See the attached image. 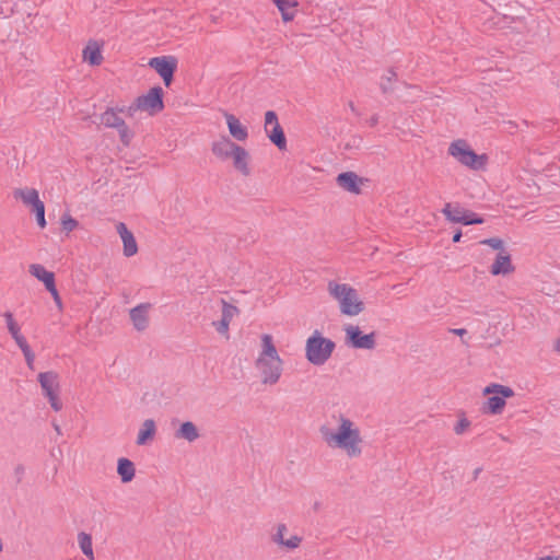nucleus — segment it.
Instances as JSON below:
<instances>
[{
    "mask_svg": "<svg viewBox=\"0 0 560 560\" xmlns=\"http://www.w3.org/2000/svg\"><path fill=\"white\" fill-rule=\"evenodd\" d=\"M323 443L349 459L360 458L365 448L360 424L343 412L332 413L320 427Z\"/></svg>",
    "mask_w": 560,
    "mask_h": 560,
    "instance_id": "nucleus-1",
    "label": "nucleus"
},
{
    "mask_svg": "<svg viewBox=\"0 0 560 560\" xmlns=\"http://www.w3.org/2000/svg\"><path fill=\"white\" fill-rule=\"evenodd\" d=\"M257 378L265 386H273L279 383L284 369V360L281 358L275 338L270 334H262L259 338V350L254 361Z\"/></svg>",
    "mask_w": 560,
    "mask_h": 560,
    "instance_id": "nucleus-2",
    "label": "nucleus"
},
{
    "mask_svg": "<svg viewBox=\"0 0 560 560\" xmlns=\"http://www.w3.org/2000/svg\"><path fill=\"white\" fill-rule=\"evenodd\" d=\"M327 292L338 304L340 313L345 316H359L366 308L358 290L349 283L331 280L327 283Z\"/></svg>",
    "mask_w": 560,
    "mask_h": 560,
    "instance_id": "nucleus-3",
    "label": "nucleus"
},
{
    "mask_svg": "<svg viewBox=\"0 0 560 560\" xmlns=\"http://www.w3.org/2000/svg\"><path fill=\"white\" fill-rule=\"evenodd\" d=\"M447 154L459 165L475 172L485 171L489 164L487 153H477L465 139L453 140L447 148Z\"/></svg>",
    "mask_w": 560,
    "mask_h": 560,
    "instance_id": "nucleus-4",
    "label": "nucleus"
},
{
    "mask_svg": "<svg viewBox=\"0 0 560 560\" xmlns=\"http://www.w3.org/2000/svg\"><path fill=\"white\" fill-rule=\"evenodd\" d=\"M335 349V341L325 337L320 330L315 329L305 340V359L314 366H322L330 360Z\"/></svg>",
    "mask_w": 560,
    "mask_h": 560,
    "instance_id": "nucleus-5",
    "label": "nucleus"
},
{
    "mask_svg": "<svg viewBox=\"0 0 560 560\" xmlns=\"http://www.w3.org/2000/svg\"><path fill=\"white\" fill-rule=\"evenodd\" d=\"M165 108L164 91L160 85H153L144 93L138 95L132 104L127 108V115L133 116L136 113L145 114L154 117L162 113Z\"/></svg>",
    "mask_w": 560,
    "mask_h": 560,
    "instance_id": "nucleus-6",
    "label": "nucleus"
},
{
    "mask_svg": "<svg viewBox=\"0 0 560 560\" xmlns=\"http://www.w3.org/2000/svg\"><path fill=\"white\" fill-rule=\"evenodd\" d=\"M12 198L15 202L27 208L30 212L35 214L39 229L46 228L45 203L40 199L39 191L36 188L30 186L15 187L12 190Z\"/></svg>",
    "mask_w": 560,
    "mask_h": 560,
    "instance_id": "nucleus-7",
    "label": "nucleus"
},
{
    "mask_svg": "<svg viewBox=\"0 0 560 560\" xmlns=\"http://www.w3.org/2000/svg\"><path fill=\"white\" fill-rule=\"evenodd\" d=\"M514 390L506 385L490 383L482 388V396L486 398L482 411L487 415H501L506 406V400L514 397Z\"/></svg>",
    "mask_w": 560,
    "mask_h": 560,
    "instance_id": "nucleus-8",
    "label": "nucleus"
},
{
    "mask_svg": "<svg viewBox=\"0 0 560 560\" xmlns=\"http://www.w3.org/2000/svg\"><path fill=\"white\" fill-rule=\"evenodd\" d=\"M272 544L281 551L292 552L302 547L304 538L289 528L285 523H277L270 536Z\"/></svg>",
    "mask_w": 560,
    "mask_h": 560,
    "instance_id": "nucleus-9",
    "label": "nucleus"
},
{
    "mask_svg": "<svg viewBox=\"0 0 560 560\" xmlns=\"http://www.w3.org/2000/svg\"><path fill=\"white\" fill-rule=\"evenodd\" d=\"M2 317L5 322L8 332L19 349L22 351L27 366L30 369H34L35 353L33 352L26 337L24 336L21 325L15 319L12 312H4Z\"/></svg>",
    "mask_w": 560,
    "mask_h": 560,
    "instance_id": "nucleus-10",
    "label": "nucleus"
},
{
    "mask_svg": "<svg viewBox=\"0 0 560 560\" xmlns=\"http://www.w3.org/2000/svg\"><path fill=\"white\" fill-rule=\"evenodd\" d=\"M345 343L352 349L374 350L376 347V332H364L357 324H346L342 327Z\"/></svg>",
    "mask_w": 560,
    "mask_h": 560,
    "instance_id": "nucleus-11",
    "label": "nucleus"
},
{
    "mask_svg": "<svg viewBox=\"0 0 560 560\" xmlns=\"http://www.w3.org/2000/svg\"><path fill=\"white\" fill-rule=\"evenodd\" d=\"M38 383L40 385L44 396L48 399L50 407L55 411H59L62 408V404L59 398L60 394V377L57 372L47 371L42 372L37 375Z\"/></svg>",
    "mask_w": 560,
    "mask_h": 560,
    "instance_id": "nucleus-12",
    "label": "nucleus"
},
{
    "mask_svg": "<svg viewBox=\"0 0 560 560\" xmlns=\"http://www.w3.org/2000/svg\"><path fill=\"white\" fill-rule=\"evenodd\" d=\"M148 66L162 79L164 85L170 88L178 68V58L174 55L158 56L150 58Z\"/></svg>",
    "mask_w": 560,
    "mask_h": 560,
    "instance_id": "nucleus-13",
    "label": "nucleus"
},
{
    "mask_svg": "<svg viewBox=\"0 0 560 560\" xmlns=\"http://www.w3.org/2000/svg\"><path fill=\"white\" fill-rule=\"evenodd\" d=\"M152 310L153 304L149 302L140 303L129 310L128 316L135 330L143 332L149 329Z\"/></svg>",
    "mask_w": 560,
    "mask_h": 560,
    "instance_id": "nucleus-14",
    "label": "nucleus"
},
{
    "mask_svg": "<svg viewBox=\"0 0 560 560\" xmlns=\"http://www.w3.org/2000/svg\"><path fill=\"white\" fill-rule=\"evenodd\" d=\"M222 116L229 131V138L234 142H246L249 138L248 127L235 114L223 110Z\"/></svg>",
    "mask_w": 560,
    "mask_h": 560,
    "instance_id": "nucleus-15",
    "label": "nucleus"
},
{
    "mask_svg": "<svg viewBox=\"0 0 560 560\" xmlns=\"http://www.w3.org/2000/svg\"><path fill=\"white\" fill-rule=\"evenodd\" d=\"M442 212L448 221L454 223H462L465 225L483 223L482 218L476 215L469 210H466L458 206H452L451 203H446Z\"/></svg>",
    "mask_w": 560,
    "mask_h": 560,
    "instance_id": "nucleus-16",
    "label": "nucleus"
},
{
    "mask_svg": "<svg viewBox=\"0 0 560 560\" xmlns=\"http://www.w3.org/2000/svg\"><path fill=\"white\" fill-rule=\"evenodd\" d=\"M238 314L236 306L221 300V318L212 322V327L225 340L230 339V324L232 319Z\"/></svg>",
    "mask_w": 560,
    "mask_h": 560,
    "instance_id": "nucleus-17",
    "label": "nucleus"
},
{
    "mask_svg": "<svg viewBox=\"0 0 560 560\" xmlns=\"http://www.w3.org/2000/svg\"><path fill=\"white\" fill-rule=\"evenodd\" d=\"M229 160L232 162L234 170L240 174L244 176H248L250 174L252 156L249 151L244 147L236 143L229 156Z\"/></svg>",
    "mask_w": 560,
    "mask_h": 560,
    "instance_id": "nucleus-18",
    "label": "nucleus"
},
{
    "mask_svg": "<svg viewBox=\"0 0 560 560\" xmlns=\"http://www.w3.org/2000/svg\"><path fill=\"white\" fill-rule=\"evenodd\" d=\"M104 43L90 39L82 49V61L91 67H98L104 61Z\"/></svg>",
    "mask_w": 560,
    "mask_h": 560,
    "instance_id": "nucleus-19",
    "label": "nucleus"
},
{
    "mask_svg": "<svg viewBox=\"0 0 560 560\" xmlns=\"http://www.w3.org/2000/svg\"><path fill=\"white\" fill-rule=\"evenodd\" d=\"M515 271L510 252H501L497 254L494 260L489 267V272L493 277H508Z\"/></svg>",
    "mask_w": 560,
    "mask_h": 560,
    "instance_id": "nucleus-20",
    "label": "nucleus"
},
{
    "mask_svg": "<svg viewBox=\"0 0 560 560\" xmlns=\"http://www.w3.org/2000/svg\"><path fill=\"white\" fill-rule=\"evenodd\" d=\"M28 273L38 282L43 283L48 292L57 288L55 273L48 270L44 265L38 262L31 264L28 266Z\"/></svg>",
    "mask_w": 560,
    "mask_h": 560,
    "instance_id": "nucleus-21",
    "label": "nucleus"
},
{
    "mask_svg": "<svg viewBox=\"0 0 560 560\" xmlns=\"http://www.w3.org/2000/svg\"><path fill=\"white\" fill-rule=\"evenodd\" d=\"M336 182L341 189L353 195H359L362 186L365 184V179L353 172L340 173Z\"/></svg>",
    "mask_w": 560,
    "mask_h": 560,
    "instance_id": "nucleus-22",
    "label": "nucleus"
},
{
    "mask_svg": "<svg viewBox=\"0 0 560 560\" xmlns=\"http://www.w3.org/2000/svg\"><path fill=\"white\" fill-rule=\"evenodd\" d=\"M116 231L122 242V253L126 257H132L138 253V244L132 232L124 222L116 224Z\"/></svg>",
    "mask_w": 560,
    "mask_h": 560,
    "instance_id": "nucleus-23",
    "label": "nucleus"
},
{
    "mask_svg": "<svg viewBox=\"0 0 560 560\" xmlns=\"http://www.w3.org/2000/svg\"><path fill=\"white\" fill-rule=\"evenodd\" d=\"M235 144L236 142L231 140L229 137H221L211 143V152L215 158L226 161L229 160Z\"/></svg>",
    "mask_w": 560,
    "mask_h": 560,
    "instance_id": "nucleus-24",
    "label": "nucleus"
},
{
    "mask_svg": "<svg viewBox=\"0 0 560 560\" xmlns=\"http://www.w3.org/2000/svg\"><path fill=\"white\" fill-rule=\"evenodd\" d=\"M155 434H156L155 421L153 419H145L141 423V425L138 430L137 439H136L137 445L143 446V445L151 443L154 440Z\"/></svg>",
    "mask_w": 560,
    "mask_h": 560,
    "instance_id": "nucleus-25",
    "label": "nucleus"
},
{
    "mask_svg": "<svg viewBox=\"0 0 560 560\" xmlns=\"http://www.w3.org/2000/svg\"><path fill=\"white\" fill-rule=\"evenodd\" d=\"M281 14L284 23L291 22L298 14V0H271Z\"/></svg>",
    "mask_w": 560,
    "mask_h": 560,
    "instance_id": "nucleus-26",
    "label": "nucleus"
},
{
    "mask_svg": "<svg viewBox=\"0 0 560 560\" xmlns=\"http://www.w3.org/2000/svg\"><path fill=\"white\" fill-rule=\"evenodd\" d=\"M117 474H118L121 482L128 483V482L132 481V479L136 476L135 464L126 457L118 458Z\"/></svg>",
    "mask_w": 560,
    "mask_h": 560,
    "instance_id": "nucleus-27",
    "label": "nucleus"
},
{
    "mask_svg": "<svg viewBox=\"0 0 560 560\" xmlns=\"http://www.w3.org/2000/svg\"><path fill=\"white\" fill-rule=\"evenodd\" d=\"M175 436L187 442H194L199 438V430L191 421H185L178 427Z\"/></svg>",
    "mask_w": 560,
    "mask_h": 560,
    "instance_id": "nucleus-28",
    "label": "nucleus"
},
{
    "mask_svg": "<svg viewBox=\"0 0 560 560\" xmlns=\"http://www.w3.org/2000/svg\"><path fill=\"white\" fill-rule=\"evenodd\" d=\"M77 541L80 550L88 558V560H95L93 539L91 534L86 532L78 533Z\"/></svg>",
    "mask_w": 560,
    "mask_h": 560,
    "instance_id": "nucleus-29",
    "label": "nucleus"
},
{
    "mask_svg": "<svg viewBox=\"0 0 560 560\" xmlns=\"http://www.w3.org/2000/svg\"><path fill=\"white\" fill-rule=\"evenodd\" d=\"M101 120L104 126L114 129H118L120 127V124L125 122V119H122L119 113L114 108L106 109L102 114Z\"/></svg>",
    "mask_w": 560,
    "mask_h": 560,
    "instance_id": "nucleus-30",
    "label": "nucleus"
},
{
    "mask_svg": "<svg viewBox=\"0 0 560 560\" xmlns=\"http://www.w3.org/2000/svg\"><path fill=\"white\" fill-rule=\"evenodd\" d=\"M268 139L281 151L287 149V139L281 126L265 131Z\"/></svg>",
    "mask_w": 560,
    "mask_h": 560,
    "instance_id": "nucleus-31",
    "label": "nucleus"
},
{
    "mask_svg": "<svg viewBox=\"0 0 560 560\" xmlns=\"http://www.w3.org/2000/svg\"><path fill=\"white\" fill-rule=\"evenodd\" d=\"M471 429V421L468 419L465 412L460 411L457 413L456 421L453 425V431L456 435H464Z\"/></svg>",
    "mask_w": 560,
    "mask_h": 560,
    "instance_id": "nucleus-32",
    "label": "nucleus"
},
{
    "mask_svg": "<svg viewBox=\"0 0 560 560\" xmlns=\"http://www.w3.org/2000/svg\"><path fill=\"white\" fill-rule=\"evenodd\" d=\"M61 231L69 235L71 232L79 228V222L70 213L65 212L60 217Z\"/></svg>",
    "mask_w": 560,
    "mask_h": 560,
    "instance_id": "nucleus-33",
    "label": "nucleus"
},
{
    "mask_svg": "<svg viewBox=\"0 0 560 560\" xmlns=\"http://www.w3.org/2000/svg\"><path fill=\"white\" fill-rule=\"evenodd\" d=\"M479 244L492 248L493 250L497 252V254H501V252H508L504 241L500 237L486 238L480 241Z\"/></svg>",
    "mask_w": 560,
    "mask_h": 560,
    "instance_id": "nucleus-34",
    "label": "nucleus"
},
{
    "mask_svg": "<svg viewBox=\"0 0 560 560\" xmlns=\"http://www.w3.org/2000/svg\"><path fill=\"white\" fill-rule=\"evenodd\" d=\"M119 135L120 141L125 145H129L135 137L133 130L128 126V124L125 121L124 124H120V127L116 129Z\"/></svg>",
    "mask_w": 560,
    "mask_h": 560,
    "instance_id": "nucleus-35",
    "label": "nucleus"
},
{
    "mask_svg": "<svg viewBox=\"0 0 560 560\" xmlns=\"http://www.w3.org/2000/svg\"><path fill=\"white\" fill-rule=\"evenodd\" d=\"M281 126L279 120H278V116L275 112L272 110H268L265 113V121H264V129L265 131L266 130H269V129H273L276 127H279Z\"/></svg>",
    "mask_w": 560,
    "mask_h": 560,
    "instance_id": "nucleus-36",
    "label": "nucleus"
},
{
    "mask_svg": "<svg viewBox=\"0 0 560 560\" xmlns=\"http://www.w3.org/2000/svg\"><path fill=\"white\" fill-rule=\"evenodd\" d=\"M49 294L51 295L56 306L59 308V310H62L63 307V304H62V300L60 298V294H59V291L57 288L52 289L51 291H49Z\"/></svg>",
    "mask_w": 560,
    "mask_h": 560,
    "instance_id": "nucleus-37",
    "label": "nucleus"
},
{
    "mask_svg": "<svg viewBox=\"0 0 560 560\" xmlns=\"http://www.w3.org/2000/svg\"><path fill=\"white\" fill-rule=\"evenodd\" d=\"M452 334L463 337L467 334V330L465 328H454L451 330Z\"/></svg>",
    "mask_w": 560,
    "mask_h": 560,
    "instance_id": "nucleus-38",
    "label": "nucleus"
},
{
    "mask_svg": "<svg viewBox=\"0 0 560 560\" xmlns=\"http://www.w3.org/2000/svg\"><path fill=\"white\" fill-rule=\"evenodd\" d=\"M460 237H462V232H460V231H458L457 233H455V234H454V236H453V242H454V243L459 242V241H460Z\"/></svg>",
    "mask_w": 560,
    "mask_h": 560,
    "instance_id": "nucleus-39",
    "label": "nucleus"
},
{
    "mask_svg": "<svg viewBox=\"0 0 560 560\" xmlns=\"http://www.w3.org/2000/svg\"><path fill=\"white\" fill-rule=\"evenodd\" d=\"M540 560H560V558L553 557V556H545V557H541Z\"/></svg>",
    "mask_w": 560,
    "mask_h": 560,
    "instance_id": "nucleus-40",
    "label": "nucleus"
},
{
    "mask_svg": "<svg viewBox=\"0 0 560 560\" xmlns=\"http://www.w3.org/2000/svg\"><path fill=\"white\" fill-rule=\"evenodd\" d=\"M556 349H557L558 351H560V340H558V341L556 342Z\"/></svg>",
    "mask_w": 560,
    "mask_h": 560,
    "instance_id": "nucleus-41",
    "label": "nucleus"
}]
</instances>
